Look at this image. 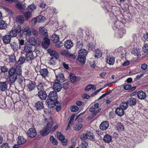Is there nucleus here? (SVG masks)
Wrapping results in <instances>:
<instances>
[{
  "instance_id": "nucleus-1",
  "label": "nucleus",
  "mask_w": 148,
  "mask_h": 148,
  "mask_svg": "<svg viewBox=\"0 0 148 148\" xmlns=\"http://www.w3.org/2000/svg\"><path fill=\"white\" fill-rule=\"evenodd\" d=\"M49 99L46 101V105L49 108H52L54 107L53 101L57 100L58 96L57 93L54 91H51L48 95Z\"/></svg>"
},
{
  "instance_id": "nucleus-2",
  "label": "nucleus",
  "mask_w": 148,
  "mask_h": 148,
  "mask_svg": "<svg viewBox=\"0 0 148 148\" xmlns=\"http://www.w3.org/2000/svg\"><path fill=\"white\" fill-rule=\"evenodd\" d=\"M53 123L52 119L51 118H49L46 127L40 131V133L41 135L42 136H45L48 134L51 131Z\"/></svg>"
},
{
  "instance_id": "nucleus-3",
  "label": "nucleus",
  "mask_w": 148,
  "mask_h": 148,
  "mask_svg": "<svg viewBox=\"0 0 148 148\" xmlns=\"http://www.w3.org/2000/svg\"><path fill=\"white\" fill-rule=\"evenodd\" d=\"M8 73L10 82L11 83H14L17 79V76L15 73L14 68L12 67L10 69Z\"/></svg>"
},
{
  "instance_id": "nucleus-4",
  "label": "nucleus",
  "mask_w": 148,
  "mask_h": 148,
  "mask_svg": "<svg viewBox=\"0 0 148 148\" xmlns=\"http://www.w3.org/2000/svg\"><path fill=\"white\" fill-rule=\"evenodd\" d=\"M128 107L127 104L126 103H123L120 104L119 107L117 108L115 112L118 115L121 116L124 114V110L126 109Z\"/></svg>"
},
{
  "instance_id": "nucleus-5",
  "label": "nucleus",
  "mask_w": 148,
  "mask_h": 148,
  "mask_svg": "<svg viewBox=\"0 0 148 148\" xmlns=\"http://www.w3.org/2000/svg\"><path fill=\"white\" fill-rule=\"evenodd\" d=\"M94 135L92 132H88L85 134H82L80 136V138L83 141L87 139L93 140H94Z\"/></svg>"
},
{
  "instance_id": "nucleus-6",
  "label": "nucleus",
  "mask_w": 148,
  "mask_h": 148,
  "mask_svg": "<svg viewBox=\"0 0 148 148\" xmlns=\"http://www.w3.org/2000/svg\"><path fill=\"white\" fill-rule=\"evenodd\" d=\"M59 70L60 71V69H56L54 71L56 79L58 82H62L65 80V78L63 73H59Z\"/></svg>"
},
{
  "instance_id": "nucleus-7",
  "label": "nucleus",
  "mask_w": 148,
  "mask_h": 148,
  "mask_svg": "<svg viewBox=\"0 0 148 148\" xmlns=\"http://www.w3.org/2000/svg\"><path fill=\"white\" fill-rule=\"evenodd\" d=\"M22 30L20 26L15 27L14 29L12 30L10 32V35L11 37H14L17 36L18 33H21Z\"/></svg>"
},
{
  "instance_id": "nucleus-8",
  "label": "nucleus",
  "mask_w": 148,
  "mask_h": 148,
  "mask_svg": "<svg viewBox=\"0 0 148 148\" xmlns=\"http://www.w3.org/2000/svg\"><path fill=\"white\" fill-rule=\"evenodd\" d=\"M37 133L35 130L33 128H31L28 130L27 135L29 137L34 138L36 136Z\"/></svg>"
},
{
  "instance_id": "nucleus-9",
  "label": "nucleus",
  "mask_w": 148,
  "mask_h": 148,
  "mask_svg": "<svg viewBox=\"0 0 148 148\" xmlns=\"http://www.w3.org/2000/svg\"><path fill=\"white\" fill-rule=\"evenodd\" d=\"M61 54L67 57L72 58L73 59L75 58V55L71 53L69 51L66 50H63L61 52Z\"/></svg>"
},
{
  "instance_id": "nucleus-10",
  "label": "nucleus",
  "mask_w": 148,
  "mask_h": 148,
  "mask_svg": "<svg viewBox=\"0 0 148 148\" xmlns=\"http://www.w3.org/2000/svg\"><path fill=\"white\" fill-rule=\"evenodd\" d=\"M123 26V23L120 21L117 20L114 23V26L112 27L114 29H118L119 30L122 28Z\"/></svg>"
},
{
  "instance_id": "nucleus-11",
  "label": "nucleus",
  "mask_w": 148,
  "mask_h": 148,
  "mask_svg": "<svg viewBox=\"0 0 148 148\" xmlns=\"http://www.w3.org/2000/svg\"><path fill=\"white\" fill-rule=\"evenodd\" d=\"M62 88V85L59 83L55 82L53 85V89L56 92L60 91Z\"/></svg>"
},
{
  "instance_id": "nucleus-12",
  "label": "nucleus",
  "mask_w": 148,
  "mask_h": 148,
  "mask_svg": "<svg viewBox=\"0 0 148 148\" xmlns=\"http://www.w3.org/2000/svg\"><path fill=\"white\" fill-rule=\"evenodd\" d=\"M50 44V41L49 39L47 37H45L42 42V47L45 49H47Z\"/></svg>"
},
{
  "instance_id": "nucleus-13",
  "label": "nucleus",
  "mask_w": 148,
  "mask_h": 148,
  "mask_svg": "<svg viewBox=\"0 0 148 148\" xmlns=\"http://www.w3.org/2000/svg\"><path fill=\"white\" fill-rule=\"evenodd\" d=\"M47 51L51 56H53L56 59L58 58L59 57L58 54L55 50L51 49H48Z\"/></svg>"
},
{
  "instance_id": "nucleus-14",
  "label": "nucleus",
  "mask_w": 148,
  "mask_h": 148,
  "mask_svg": "<svg viewBox=\"0 0 148 148\" xmlns=\"http://www.w3.org/2000/svg\"><path fill=\"white\" fill-rule=\"evenodd\" d=\"M38 95L41 100H45L47 96L46 92L43 90H40L38 92Z\"/></svg>"
},
{
  "instance_id": "nucleus-15",
  "label": "nucleus",
  "mask_w": 148,
  "mask_h": 148,
  "mask_svg": "<svg viewBox=\"0 0 148 148\" xmlns=\"http://www.w3.org/2000/svg\"><path fill=\"white\" fill-rule=\"evenodd\" d=\"M47 87V85L46 82H41L39 83L37 86V88L40 90H44Z\"/></svg>"
},
{
  "instance_id": "nucleus-16",
  "label": "nucleus",
  "mask_w": 148,
  "mask_h": 148,
  "mask_svg": "<svg viewBox=\"0 0 148 148\" xmlns=\"http://www.w3.org/2000/svg\"><path fill=\"white\" fill-rule=\"evenodd\" d=\"M8 84L6 82H0V90L2 91H5L7 89Z\"/></svg>"
},
{
  "instance_id": "nucleus-17",
  "label": "nucleus",
  "mask_w": 148,
  "mask_h": 148,
  "mask_svg": "<svg viewBox=\"0 0 148 148\" xmlns=\"http://www.w3.org/2000/svg\"><path fill=\"white\" fill-rule=\"evenodd\" d=\"M137 96L139 99H145L147 97L145 92L142 91H139L137 93Z\"/></svg>"
},
{
  "instance_id": "nucleus-18",
  "label": "nucleus",
  "mask_w": 148,
  "mask_h": 148,
  "mask_svg": "<svg viewBox=\"0 0 148 148\" xmlns=\"http://www.w3.org/2000/svg\"><path fill=\"white\" fill-rule=\"evenodd\" d=\"M32 47L31 45L29 44H26L24 47L23 51L26 53L32 52Z\"/></svg>"
},
{
  "instance_id": "nucleus-19",
  "label": "nucleus",
  "mask_w": 148,
  "mask_h": 148,
  "mask_svg": "<svg viewBox=\"0 0 148 148\" xmlns=\"http://www.w3.org/2000/svg\"><path fill=\"white\" fill-rule=\"evenodd\" d=\"M40 33L43 36H47L48 35L46 29L43 27H40L39 29Z\"/></svg>"
},
{
  "instance_id": "nucleus-20",
  "label": "nucleus",
  "mask_w": 148,
  "mask_h": 148,
  "mask_svg": "<svg viewBox=\"0 0 148 148\" xmlns=\"http://www.w3.org/2000/svg\"><path fill=\"white\" fill-rule=\"evenodd\" d=\"M106 62L110 65H113L115 62L114 58L112 56H109L107 57Z\"/></svg>"
},
{
  "instance_id": "nucleus-21",
  "label": "nucleus",
  "mask_w": 148,
  "mask_h": 148,
  "mask_svg": "<svg viewBox=\"0 0 148 148\" xmlns=\"http://www.w3.org/2000/svg\"><path fill=\"white\" fill-rule=\"evenodd\" d=\"M109 126L108 122L107 121H104L101 123L100 125V128L101 130H105L107 129Z\"/></svg>"
},
{
  "instance_id": "nucleus-22",
  "label": "nucleus",
  "mask_w": 148,
  "mask_h": 148,
  "mask_svg": "<svg viewBox=\"0 0 148 148\" xmlns=\"http://www.w3.org/2000/svg\"><path fill=\"white\" fill-rule=\"evenodd\" d=\"M64 45L66 49H71L73 46V43L71 40H69L65 42Z\"/></svg>"
},
{
  "instance_id": "nucleus-23",
  "label": "nucleus",
  "mask_w": 148,
  "mask_h": 148,
  "mask_svg": "<svg viewBox=\"0 0 148 148\" xmlns=\"http://www.w3.org/2000/svg\"><path fill=\"white\" fill-rule=\"evenodd\" d=\"M35 84L33 82L31 81H29L28 82L27 85L28 90L29 91L32 90L35 88Z\"/></svg>"
},
{
  "instance_id": "nucleus-24",
  "label": "nucleus",
  "mask_w": 148,
  "mask_h": 148,
  "mask_svg": "<svg viewBox=\"0 0 148 148\" xmlns=\"http://www.w3.org/2000/svg\"><path fill=\"white\" fill-rule=\"evenodd\" d=\"M87 53V51L86 49H81L78 51V56L86 57Z\"/></svg>"
},
{
  "instance_id": "nucleus-25",
  "label": "nucleus",
  "mask_w": 148,
  "mask_h": 148,
  "mask_svg": "<svg viewBox=\"0 0 148 148\" xmlns=\"http://www.w3.org/2000/svg\"><path fill=\"white\" fill-rule=\"evenodd\" d=\"M11 40V38L10 35H5L3 38V42L5 44L9 43L10 42Z\"/></svg>"
},
{
  "instance_id": "nucleus-26",
  "label": "nucleus",
  "mask_w": 148,
  "mask_h": 148,
  "mask_svg": "<svg viewBox=\"0 0 148 148\" xmlns=\"http://www.w3.org/2000/svg\"><path fill=\"white\" fill-rule=\"evenodd\" d=\"M21 33H25V34L28 36L32 34L29 27L28 26H26L24 29H21Z\"/></svg>"
},
{
  "instance_id": "nucleus-27",
  "label": "nucleus",
  "mask_w": 148,
  "mask_h": 148,
  "mask_svg": "<svg viewBox=\"0 0 148 148\" xmlns=\"http://www.w3.org/2000/svg\"><path fill=\"white\" fill-rule=\"evenodd\" d=\"M16 21L17 22L21 25L23 24L24 22V18L21 15L17 16L16 18Z\"/></svg>"
},
{
  "instance_id": "nucleus-28",
  "label": "nucleus",
  "mask_w": 148,
  "mask_h": 148,
  "mask_svg": "<svg viewBox=\"0 0 148 148\" xmlns=\"http://www.w3.org/2000/svg\"><path fill=\"white\" fill-rule=\"evenodd\" d=\"M126 32V30L124 29L121 28L118 31V34H117V36L119 38H122L124 34Z\"/></svg>"
},
{
  "instance_id": "nucleus-29",
  "label": "nucleus",
  "mask_w": 148,
  "mask_h": 148,
  "mask_svg": "<svg viewBox=\"0 0 148 148\" xmlns=\"http://www.w3.org/2000/svg\"><path fill=\"white\" fill-rule=\"evenodd\" d=\"M40 72L41 75L43 77H45L48 75L49 72L46 69H40Z\"/></svg>"
},
{
  "instance_id": "nucleus-30",
  "label": "nucleus",
  "mask_w": 148,
  "mask_h": 148,
  "mask_svg": "<svg viewBox=\"0 0 148 148\" xmlns=\"http://www.w3.org/2000/svg\"><path fill=\"white\" fill-rule=\"evenodd\" d=\"M86 57L78 56L77 62L81 65H83L85 63Z\"/></svg>"
},
{
  "instance_id": "nucleus-31",
  "label": "nucleus",
  "mask_w": 148,
  "mask_h": 148,
  "mask_svg": "<svg viewBox=\"0 0 148 148\" xmlns=\"http://www.w3.org/2000/svg\"><path fill=\"white\" fill-rule=\"evenodd\" d=\"M17 141L18 145H20L24 143L26 141V140L23 137L19 136L17 139Z\"/></svg>"
},
{
  "instance_id": "nucleus-32",
  "label": "nucleus",
  "mask_w": 148,
  "mask_h": 148,
  "mask_svg": "<svg viewBox=\"0 0 148 148\" xmlns=\"http://www.w3.org/2000/svg\"><path fill=\"white\" fill-rule=\"evenodd\" d=\"M132 53L135 56H138L140 53V50L138 48H133L132 50Z\"/></svg>"
},
{
  "instance_id": "nucleus-33",
  "label": "nucleus",
  "mask_w": 148,
  "mask_h": 148,
  "mask_svg": "<svg viewBox=\"0 0 148 148\" xmlns=\"http://www.w3.org/2000/svg\"><path fill=\"white\" fill-rule=\"evenodd\" d=\"M89 111L91 112H93L92 114L94 116H95L101 111V109H98L97 110L95 107L93 106L90 109Z\"/></svg>"
},
{
  "instance_id": "nucleus-34",
  "label": "nucleus",
  "mask_w": 148,
  "mask_h": 148,
  "mask_svg": "<svg viewBox=\"0 0 148 148\" xmlns=\"http://www.w3.org/2000/svg\"><path fill=\"white\" fill-rule=\"evenodd\" d=\"M127 104H129L130 106L135 105L136 102V99L134 98L131 97L127 101Z\"/></svg>"
},
{
  "instance_id": "nucleus-35",
  "label": "nucleus",
  "mask_w": 148,
  "mask_h": 148,
  "mask_svg": "<svg viewBox=\"0 0 148 148\" xmlns=\"http://www.w3.org/2000/svg\"><path fill=\"white\" fill-rule=\"evenodd\" d=\"M15 73L17 75H20L22 74V69L21 66H17L16 68H14Z\"/></svg>"
},
{
  "instance_id": "nucleus-36",
  "label": "nucleus",
  "mask_w": 148,
  "mask_h": 148,
  "mask_svg": "<svg viewBox=\"0 0 148 148\" xmlns=\"http://www.w3.org/2000/svg\"><path fill=\"white\" fill-rule=\"evenodd\" d=\"M35 106L38 110L42 109L43 108V105L42 103L40 101L36 103L35 104Z\"/></svg>"
},
{
  "instance_id": "nucleus-37",
  "label": "nucleus",
  "mask_w": 148,
  "mask_h": 148,
  "mask_svg": "<svg viewBox=\"0 0 148 148\" xmlns=\"http://www.w3.org/2000/svg\"><path fill=\"white\" fill-rule=\"evenodd\" d=\"M7 26V24L6 22L3 20L0 21V29H5Z\"/></svg>"
},
{
  "instance_id": "nucleus-38",
  "label": "nucleus",
  "mask_w": 148,
  "mask_h": 148,
  "mask_svg": "<svg viewBox=\"0 0 148 148\" xmlns=\"http://www.w3.org/2000/svg\"><path fill=\"white\" fill-rule=\"evenodd\" d=\"M103 139L104 141L107 143H109L112 140L111 136L109 134L105 135Z\"/></svg>"
},
{
  "instance_id": "nucleus-39",
  "label": "nucleus",
  "mask_w": 148,
  "mask_h": 148,
  "mask_svg": "<svg viewBox=\"0 0 148 148\" xmlns=\"http://www.w3.org/2000/svg\"><path fill=\"white\" fill-rule=\"evenodd\" d=\"M28 42L29 43L30 45H31L35 46L36 44V39L33 37H31L28 40Z\"/></svg>"
},
{
  "instance_id": "nucleus-40",
  "label": "nucleus",
  "mask_w": 148,
  "mask_h": 148,
  "mask_svg": "<svg viewBox=\"0 0 148 148\" xmlns=\"http://www.w3.org/2000/svg\"><path fill=\"white\" fill-rule=\"evenodd\" d=\"M75 116V115H73L71 117L68 125L67 127L66 130L69 129L70 126H71L73 124Z\"/></svg>"
},
{
  "instance_id": "nucleus-41",
  "label": "nucleus",
  "mask_w": 148,
  "mask_h": 148,
  "mask_svg": "<svg viewBox=\"0 0 148 148\" xmlns=\"http://www.w3.org/2000/svg\"><path fill=\"white\" fill-rule=\"evenodd\" d=\"M102 53L101 50L97 49L95 51V57L97 58H100L102 56Z\"/></svg>"
},
{
  "instance_id": "nucleus-42",
  "label": "nucleus",
  "mask_w": 148,
  "mask_h": 148,
  "mask_svg": "<svg viewBox=\"0 0 148 148\" xmlns=\"http://www.w3.org/2000/svg\"><path fill=\"white\" fill-rule=\"evenodd\" d=\"M117 130L119 131H122L123 130L124 128L123 124L121 123H119L117 124L116 126Z\"/></svg>"
},
{
  "instance_id": "nucleus-43",
  "label": "nucleus",
  "mask_w": 148,
  "mask_h": 148,
  "mask_svg": "<svg viewBox=\"0 0 148 148\" xmlns=\"http://www.w3.org/2000/svg\"><path fill=\"white\" fill-rule=\"evenodd\" d=\"M24 15L26 19H28L31 17L32 12L29 11L26 12L24 13Z\"/></svg>"
},
{
  "instance_id": "nucleus-44",
  "label": "nucleus",
  "mask_w": 148,
  "mask_h": 148,
  "mask_svg": "<svg viewBox=\"0 0 148 148\" xmlns=\"http://www.w3.org/2000/svg\"><path fill=\"white\" fill-rule=\"evenodd\" d=\"M91 89H92L93 90H95L96 87L94 85L89 84L86 86L85 89V90L86 91H88Z\"/></svg>"
},
{
  "instance_id": "nucleus-45",
  "label": "nucleus",
  "mask_w": 148,
  "mask_h": 148,
  "mask_svg": "<svg viewBox=\"0 0 148 148\" xmlns=\"http://www.w3.org/2000/svg\"><path fill=\"white\" fill-rule=\"evenodd\" d=\"M10 46L12 50L14 51H16L18 49V45L15 42H13L10 44Z\"/></svg>"
},
{
  "instance_id": "nucleus-46",
  "label": "nucleus",
  "mask_w": 148,
  "mask_h": 148,
  "mask_svg": "<svg viewBox=\"0 0 148 148\" xmlns=\"http://www.w3.org/2000/svg\"><path fill=\"white\" fill-rule=\"evenodd\" d=\"M47 10L49 13H52L53 14H56L58 13V11L56 9L53 7L49 8Z\"/></svg>"
},
{
  "instance_id": "nucleus-47",
  "label": "nucleus",
  "mask_w": 148,
  "mask_h": 148,
  "mask_svg": "<svg viewBox=\"0 0 148 148\" xmlns=\"http://www.w3.org/2000/svg\"><path fill=\"white\" fill-rule=\"evenodd\" d=\"M50 140L51 143L54 145H57L58 142L54 138L53 136H51L50 138Z\"/></svg>"
},
{
  "instance_id": "nucleus-48",
  "label": "nucleus",
  "mask_w": 148,
  "mask_h": 148,
  "mask_svg": "<svg viewBox=\"0 0 148 148\" xmlns=\"http://www.w3.org/2000/svg\"><path fill=\"white\" fill-rule=\"evenodd\" d=\"M59 37L56 34H53L52 36L51 40L54 42H57L59 41Z\"/></svg>"
},
{
  "instance_id": "nucleus-49",
  "label": "nucleus",
  "mask_w": 148,
  "mask_h": 148,
  "mask_svg": "<svg viewBox=\"0 0 148 148\" xmlns=\"http://www.w3.org/2000/svg\"><path fill=\"white\" fill-rule=\"evenodd\" d=\"M16 6L18 9L21 10H24L26 8L25 5L19 3L17 4Z\"/></svg>"
},
{
  "instance_id": "nucleus-50",
  "label": "nucleus",
  "mask_w": 148,
  "mask_h": 148,
  "mask_svg": "<svg viewBox=\"0 0 148 148\" xmlns=\"http://www.w3.org/2000/svg\"><path fill=\"white\" fill-rule=\"evenodd\" d=\"M70 77L72 83H74L76 81V78L74 74L73 73H70Z\"/></svg>"
},
{
  "instance_id": "nucleus-51",
  "label": "nucleus",
  "mask_w": 148,
  "mask_h": 148,
  "mask_svg": "<svg viewBox=\"0 0 148 148\" xmlns=\"http://www.w3.org/2000/svg\"><path fill=\"white\" fill-rule=\"evenodd\" d=\"M26 58L28 60H32L34 58V56L32 52L26 53Z\"/></svg>"
},
{
  "instance_id": "nucleus-52",
  "label": "nucleus",
  "mask_w": 148,
  "mask_h": 148,
  "mask_svg": "<svg viewBox=\"0 0 148 148\" xmlns=\"http://www.w3.org/2000/svg\"><path fill=\"white\" fill-rule=\"evenodd\" d=\"M88 143L86 141H82L80 145L81 148H88Z\"/></svg>"
},
{
  "instance_id": "nucleus-53",
  "label": "nucleus",
  "mask_w": 148,
  "mask_h": 148,
  "mask_svg": "<svg viewBox=\"0 0 148 148\" xmlns=\"http://www.w3.org/2000/svg\"><path fill=\"white\" fill-rule=\"evenodd\" d=\"M83 127V125L82 124H78L75 125L74 129L76 131L79 130Z\"/></svg>"
},
{
  "instance_id": "nucleus-54",
  "label": "nucleus",
  "mask_w": 148,
  "mask_h": 148,
  "mask_svg": "<svg viewBox=\"0 0 148 148\" xmlns=\"http://www.w3.org/2000/svg\"><path fill=\"white\" fill-rule=\"evenodd\" d=\"M25 58L23 56H21L18 61V63L19 64H22L25 61Z\"/></svg>"
},
{
  "instance_id": "nucleus-55",
  "label": "nucleus",
  "mask_w": 148,
  "mask_h": 148,
  "mask_svg": "<svg viewBox=\"0 0 148 148\" xmlns=\"http://www.w3.org/2000/svg\"><path fill=\"white\" fill-rule=\"evenodd\" d=\"M38 22H44L45 20V18L42 16H39L37 17Z\"/></svg>"
},
{
  "instance_id": "nucleus-56",
  "label": "nucleus",
  "mask_w": 148,
  "mask_h": 148,
  "mask_svg": "<svg viewBox=\"0 0 148 148\" xmlns=\"http://www.w3.org/2000/svg\"><path fill=\"white\" fill-rule=\"evenodd\" d=\"M57 137L60 140L63 139L64 138V136L60 132H58L57 133Z\"/></svg>"
},
{
  "instance_id": "nucleus-57",
  "label": "nucleus",
  "mask_w": 148,
  "mask_h": 148,
  "mask_svg": "<svg viewBox=\"0 0 148 148\" xmlns=\"http://www.w3.org/2000/svg\"><path fill=\"white\" fill-rule=\"evenodd\" d=\"M71 110L73 112H77L79 110V108L77 106H74L71 107Z\"/></svg>"
},
{
  "instance_id": "nucleus-58",
  "label": "nucleus",
  "mask_w": 148,
  "mask_h": 148,
  "mask_svg": "<svg viewBox=\"0 0 148 148\" xmlns=\"http://www.w3.org/2000/svg\"><path fill=\"white\" fill-rule=\"evenodd\" d=\"M9 60L11 62H14L15 61V57L14 54H12L9 56Z\"/></svg>"
},
{
  "instance_id": "nucleus-59",
  "label": "nucleus",
  "mask_w": 148,
  "mask_h": 148,
  "mask_svg": "<svg viewBox=\"0 0 148 148\" xmlns=\"http://www.w3.org/2000/svg\"><path fill=\"white\" fill-rule=\"evenodd\" d=\"M143 51L146 53H148V44H146L143 47Z\"/></svg>"
},
{
  "instance_id": "nucleus-60",
  "label": "nucleus",
  "mask_w": 148,
  "mask_h": 148,
  "mask_svg": "<svg viewBox=\"0 0 148 148\" xmlns=\"http://www.w3.org/2000/svg\"><path fill=\"white\" fill-rule=\"evenodd\" d=\"M36 9V6L34 4H32L31 5H29L28 8L27 9L28 10H31V11H33V10H34L35 9Z\"/></svg>"
},
{
  "instance_id": "nucleus-61",
  "label": "nucleus",
  "mask_w": 148,
  "mask_h": 148,
  "mask_svg": "<svg viewBox=\"0 0 148 148\" xmlns=\"http://www.w3.org/2000/svg\"><path fill=\"white\" fill-rule=\"evenodd\" d=\"M56 59L54 58H51L50 61L49 62V64L51 65H53L55 64L56 62Z\"/></svg>"
},
{
  "instance_id": "nucleus-62",
  "label": "nucleus",
  "mask_w": 148,
  "mask_h": 148,
  "mask_svg": "<svg viewBox=\"0 0 148 148\" xmlns=\"http://www.w3.org/2000/svg\"><path fill=\"white\" fill-rule=\"evenodd\" d=\"M8 69L5 66H1V71L2 73H5L8 71Z\"/></svg>"
},
{
  "instance_id": "nucleus-63",
  "label": "nucleus",
  "mask_w": 148,
  "mask_h": 148,
  "mask_svg": "<svg viewBox=\"0 0 148 148\" xmlns=\"http://www.w3.org/2000/svg\"><path fill=\"white\" fill-rule=\"evenodd\" d=\"M1 148H10V147L8 143H4L1 145Z\"/></svg>"
},
{
  "instance_id": "nucleus-64",
  "label": "nucleus",
  "mask_w": 148,
  "mask_h": 148,
  "mask_svg": "<svg viewBox=\"0 0 148 148\" xmlns=\"http://www.w3.org/2000/svg\"><path fill=\"white\" fill-rule=\"evenodd\" d=\"M87 47L89 50L92 51L94 48V45L92 43H89L87 45Z\"/></svg>"
}]
</instances>
